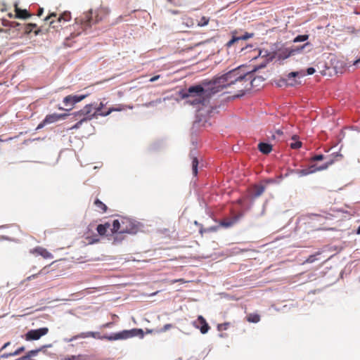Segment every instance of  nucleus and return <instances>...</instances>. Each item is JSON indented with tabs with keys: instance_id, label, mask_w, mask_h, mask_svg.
Instances as JSON below:
<instances>
[{
	"instance_id": "6",
	"label": "nucleus",
	"mask_w": 360,
	"mask_h": 360,
	"mask_svg": "<svg viewBox=\"0 0 360 360\" xmlns=\"http://www.w3.org/2000/svg\"><path fill=\"white\" fill-rule=\"evenodd\" d=\"M135 336L143 337V331L142 329L134 328L129 330H123L120 333L115 334L114 336L105 337L108 340H115L119 339H127Z\"/></svg>"
},
{
	"instance_id": "43",
	"label": "nucleus",
	"mask_w": 360,
	"mask_h": 360,
	"mask_svg": "<svg viewBox=\"0 0 360 360\" xmlns=\"http://www.w3.org/2000/svg\"><path fill=\"white\" fill-rule=\"evenodd\" d=\"M307 72L308 75H313L315 72V69L314 68H309Z\"/></svg>"
},
{
	"instance_id": "58",
	"label": "nucleus",
	"mask_w": 360,
	"mask_h": 360,
	"mask_svg": "<svg viewBox=\"0 0 360 360\" xmlns=\"http://www.w3.org/2000/svg\"><path fill=\"white\" fill-rule=\"evenodd\" d=\"M356 234H358V235L360 234V226H359V228L356 230Z\"/></svg>"
},
{
	"instance_id": "53",
	"label": "nucleus",
	"mask_w": 360,
	"mask_h": 360,
	"mask_svg": "<svg viewBox=\"0 0 360 360\" xmlns=\"http://www.w3.org/2000/svg\"><path fill=\"white\" fill-rule=\"evenodd\" d=\"M154 332H155V330H153V329H147V330H146V333H154Z\"/></svg>"
},
{
	"instance_id": "49",
	"label": "nucleus",
	"mask_w": 360,
	"mask_h": 360,
	"mask_svg": "<svg viewBox=\"0 0 360 360\" xmlns=\"http://www.w3.org/2000/svg\"><path fill=\"white\" fill-rule=\"evenodd\" d=\"M199 232H200V233L202 236V234H203L204 233L207 232V229H205V228H203L202 226H201V227H200V231H199Z\"/></svg>"
},
{
	"instance_id": "4",
	"label": "nucleus",
	"mask_w": 360,
	"mask_h": 360,
	"mask_svg": "<svg viewBox=\"0 0 360 360\" xmlns=\"http://www.w3.org/2000/svg\"><path fill=\"white\" fill-rule=\"evenodd\" d=\"M252 82V75L249 73L243 78V81L236 82L235 84H233L232 87H229L231 90L227 91V93L234 94L236 97L243 96L246 91L250 89Z\"/></svg>"
},
{
	"instance_id": "52",
	"label": "nucleus",
	"mask_w": 360,
	"mask_h": 360,
	"mask_svg": "<svg viewBox=\"0 0 360 360\" xmlns=\"http://www.w3.org/2000/svg\"><path fill=\"white\" fill-rule=\"evenodd\" d=\"M43 13V8H40L39 10H38V12H37V15L38 16H41Z\"/></svg>"
},
{
	"instance_id": "24",
	"label": "nucleus",
	"mask_w": 360,
	"mask_h": 360,
	"mask_svg": "<svg viewBox=\"0 0 360 360\" xmlns=\"http://www.w3.org/2000/svg\"><path fill=\"white\" fill-rule=\"evenodd\" d=\"M191 157L192 158V172L194 176H196L198 174V160L196 157L193 156L191 154Z\"/></svg>"
},
{
	"instance_id": "46",
	"label": "nucleus",
	"mask_w": 360,
	"mask_h": 360,
	"mask_svg": "<svg viewBox=\"0 0 360 360\" xmlns=\"http://www.w3.org/2000/svg\"><path fill=\"white\" fill-rule=\"evenodd\" d=\"M160 75H155V76H154V77H151V78L149 79V81H150V82H155V81H157V80L160 78Z\"/></svg>"
},
{
	"instance_id": "37",
	"label": "nucleus",
	"mask_w": 360,
	"mask_h": 360,
	"mask_svg": "<svg viewBox=\"0 0 360 360\" xmlns=\"http://www.w3.org/2000/svg\"><path fill=\"white\" fill-rule=\"evenodd\" d=\"M323 158H324V156L321 154L316 155L311 158V161H312V162L320 161V160H323Z\"/></svg>"
},
{
	"instance_id": "14",
	"label": "nucleus",
	"mask_w": 360,
	"mask_h": 360,
	"mask_svg": "<svg viewBox=\"0 0 360 360\" xmlns=\"http://www.w3.org/2000/svg\"><path fill=\"white\" fill-rule=\"evenodd\" d=\"M98 333L96 332H86V333H81L77 335L73 336L71 338L68 342H72L73 340H76L79 338H98Z\"/></svg>"
},
{
	"instance_id": "2",
	"label": "nucleus",
	"mask_w": 360,
	"mask_h": 360,
	"mask_svg": "<svg viewBox=\"0 0 360 360\" xmlns=\"http://www.w3.org/2000/svg\"><path fill=\"white\" fill-rule=\"evenodd\" d=\"M250 72H246L240 68L233 69L227 73L212 80L213 85L217 87V93L224 89L232 87L236 82H240Z\"/></svg>"
},
{
	"instance_id": "34",
	"label": "nucleus",
	"mask_w": 360,
	"mask_h": 360,
	"mask_svg": "<svg viewBox=\"0 0 360 360\" xmlns=\"http://www.w3.org/2000/svg\"><path fill=\"white\" fill-rule=\"evenodd\" d=\"M172 327H173V326L172 324L167 323V324H165L162 328H160L159 330H155V332L156 333H164V332H166L167 330H169Z\"/></svg>"
},
{
	"instance_id": "25",
	"label": "nucleus",
	"mask_w": 360,
	"mask_h": 360,
	"mask_svg": "<svg viewBox=\"0 0 360 360\" xmlns=\"http://www.w3.org/2000/svg\"><path fill=\"white\" fill-rule=\"evenodd\" d=\"M37 25L35 23H28L25 25L24 32L26 34H30L34 29L37 28Z\"/></svg>"
},
{
	"instance_id": "8",
	"label": "nucleus",
	"mask_w": 360,
	"mask_h": 360,
	"mask_svg": "<svg viewBox=\"0 0 360 360\" xmlns=\"http://www.w3.org/2000/svg\"><path fill=\"white\" fill-rule=\"evenodd\" d=\"M68 116L67 114H58L53 113L50 115H47L44 120L39 124L37 127V129H39L43 128L46 124H50L52 123L57 122L58 121L65 119Z\"/></svg>"
},
{
	"instance_id": "61",
	"label": "nucleus",
	"mask_w": 360,
	"mask_h": 360,
	"mask_svg": "<svg viewBox=\"0 0 360 360\" xmlns=\"http://www.w3.org/2000/svg\"><path fill=\"white\" fill-rule=\"evenodd\" d=\"M1 30H1V29H0V31H1Z\"/></svg>"
},
{
	"instance_id": "1",
	"label": "nucleus",
	"mask_w": 360,
	"mask_h": 360,
	"mask_svg": "<svg viewBox=\"0 0 360 360\" xmlns=\"http://www.w3.org/2000/svg\"><path fill=\"white\" fill-rule=\"evenodd\" d=\"M217 93V87L212 81L203 82L202 84L190 86L182 93L181 97L186 102L193 106L206 105L210 98Z\"/></svg>"
},
{
	"instance_id": "32",
	"label": "nucleus",
	"mask_w": 360,
	"mask_h": 360,
	"mask_svg": "<svg viewBox=\"0 0 360 360\" xmlns=\"http://www.w3.org/2000/svg\"><path fill=\"white\" fill-rule=\"evenodd\" d=\"M295 172L300 176H307L311 174V171H309L308 168L303 169H297Z\"/></svg>"
},
{
	"instance_id": "60",
	"label": "nucleus",
	"mask_w": 360,
	"mask_h": 360,
	"mask_svg": "<svg viewBox=\"0 0 360 360\" xmlns=\"http://www.w3.org/2000/svg\"><path fill=\"white\" fill-rule=\"evenodd\" d=\"M169 2H172L173 0H167Z\"/></svg>"
},
{
	"instance_id": "9",
	"label": "nucleus",
	"mask_w": 360,
	"mask_h": 360,
	"mask_svg": "<svg viewBox=\"0 0 360 360\" xmlns=\"http://www.w3.org/2000/svg\"><path fill=\"white\" fill-rule=\"evenodd\" d=\"M48 332V328H41L36 330H30L25 334V340L27 341L37 340L41 337L46 335Z\"/></svg>"
},
{
	"instance_id": "17",
	"label": "nucleus",
	"mask_w": 360,
	"mask_h": 360,
	"mask_svg": "<svg viewBox=\"0 0 360 360\" xmlns=\"http://www.w3.org/2000/svg\"><path fill=\"white\" fill-rule=\"evenodd\" d=\"M34 252L42 256L45 259L53 258V255L47 250L43 248H37L34 250Z\"/></svg>"
},
{
	"instance_id": "21",
	"label": "nucleus",
	"mask_w": 360,
	"mask_h": 360,
	"mask_svg": "<svg viewBox=\"0 0 360 360\" xmlns=\"http://www.w3.org/2000/svg\"><path fill=\"white\" fill-rule=\"evenodd\" d=\"M94 205L96 207L97 210L101 213H105L107 212L108 207L107 206L99 199H96L94 202Z\"/></svg>"
},
{
	"instance_id": "48",
	"label": "nucleus",
	"mask_w": 360,
	"mask_h": 360,
	"mask_svg": "<svg viewBox=\"0 0 360 360\" xmlns=\"http://www.w3.org/2000/svg\"><path fill=\"white\" fill-rule=\"evenodd\" d=\"M13 355L11 354V353H5V354H3L1 357V358H8L9 356H13Z\"/></svg>"
},
{
	"instance_id": "15",
	"label": "nucleus",
	"mask_w": 360,
	"mask_h": 360,
	"mask_svg": "<svg viewBox=\"0 0 360 360\" xmlns=\"http://www.w3.org/2000/svg\"><path fill=\"white\" fill-rule=\"evenodd\" d=\"M15 18L21 19H27L32 15L26 9H20L17 4L15 5Z\"/></svg>"
},
{
	"instance_id": "28",
	"label": "nucleus",
	"mask_w": 360,
	"mask_h": 360,
	"mask_svg": "<svg viewBox=\"0 0 360 360\" xmlns=\"http://www.w3.org/2000/svg\"><path fill=\"white\" fill-rule=\"evenodd\" d=\"M85 239L86 240V243L89 244V245L97 243L100 240L97 236H87V237H86Z\"/></svg>"
},
{
	"instance_id": "13",
	"label": "nucleus",
	"mask_w": 360,
	"mask_h": 360,
	"mask_svg": "<svg viewBox=\"0 0 360 360\" xmlns=\"http://www.w3.org/2000/svg\"><path fill=\"white\" fill-rule=\"evenodd\" d=\"M94 104V110H96L98 111V112L96 113V117L98 115H101V116H107L109 114H110L112 111H119L121 109H117V108H110L109 109L107 112H103L101 111L103 107V103H100L98 105L97 103H93Z\"/></svg>"
},
{
	"instance_id": "56",
	"label": "nucleus",
	"mask_w": 360,
	"mask_h": 360,
	"mask_svg": "<svg viewBox=\"0 0 360 360\" xmlns=\"http://www.w3.org/2000/svg\"><path fill=\"white\" fill-rule=\"evenodd\" d=\"M359 63H360V58L354 62V65H357Z\"/></svg>"
},
{
	"instance_id": "27",
	"label": "nucleus",
	"mask_w": 360,
	"mask_h": 360,
	"mask_svg": "<svg viewBox=\"0 0 360 360\" xmlns=\"http://www.w3.org/2000/svg\"><path fill=\"white\" fill-rule=\"evenodd\" d=\"M87 95H71L72 100H73V105L84 100Z\"/></svg>"
},
{
	"instance_id": "33",
	"label": "nucleus",
	"mask_w": 360,
	"mask_h": 360,
	"mask_svg": "<svg viewBox=\"0 0 360 360\" xmlns=\"http://www.w3.org/2000/svg\"><path fill=\"white\" fill-rule=\"evenodd\" d=\"M63 103L66 106L73 105V100H72L71 95H68L63 98Z\"/></svg>"
},
{
	"instance_id": "11",
	"label": "nucleus",
	"mask_w": 360,
	"mask_h": 360,
	"mask_svg": "<svg viewBox=\"0 0 360 360\" xmlns=\"http://www.w3.org/2000/svg\"><path fill=\"white\" fill-rule=\"evenodd\" d=\"M300 75L301 76L304 75V73H300L299 72H292L288 75L286 79H283L281 82L287 86H295L298 84L295 78Z\"/></svg>"
},
{
	"instance_id": "35",
	"label": "nucleus",
	"mask_w": 360,
	"mask_h": 360,
	"mask_svg": "<svg viewBox=\"0 0 360 360\" xmlns=\"http://www.w3.org/2000/svg\"><path fill=\"white\" fill-rule=\"evenodd\" d=\"M40 351H41V349H38L30 350V352H28L27 353V354L25 355L26 356H27V360L30 359L32 356L37 355Z\"/></svg>"
},
{
	"instance_id": "3",
	"label": "nucleus",
	"mask_w": 360,
	"mask_h": 360,
	"mask_svg": "<svg viewBox=\"0 0 360 360\" xmlns=\"http://www.w3.org/2000/svg\"><path fill=\"white\" fill-rule=\"evenodd\" d=\"M139 228L138 224L130 218L125 217H120L119 219H115L112 222V228L111 232L117 233L114 238V243L118 240V236L122 233L135 234L138 232Z\"/></svg>"
},
{
	"instance_id": "38",
	"label": "nucleus",
	"mask_w": 360,
	"mask_h": 360,
	"mask_svg": "<svg viewBox=\"0 0 360 360\" xmlns=\"http://www.w3.org/2000/svg\"><path fill=\"white\" fill-rule=\"evenodd\" d=\"M25 347H20L19 348H18L15 352H11V354L13 355V356H17V355H19L22 352L25 351Z\"/></svg>"
},
{
	"instance_id": "51",
	"label": "nucleus",
	"mask_w": 360,
	"mask_h": 360,
	"mask_svg": "<svg viewBox=\"0 0 360 360\" xmlns=\"http://www.w3.org/2000/svg\"><path fill=\"white\" fill-rule=\"evenodd\" d=\"M112 323L111 322H109V323H106L105 324H103L102 326L103 328H109L110 327V326L112 325Z\"/></svg>"
},
{
	"instance_id": "18",
	"label": "nucleus",
	"mask_w": 360,
	"mask_h": 360,
	"mask_svg": "<svg viewBox=\"0 0 360 360\" xmlns=\"http://www.w3.org/2000/svg\"><path fill=\"white\" fill-rule=\"evenodd\" d=\"M110 224L109 222H106L103 224H98L96 228V231L100 236H105L108 231V229H110Z\"/></svg>"
},
{
	"instance_id": "50",
	"label": "nucleus",
	"mask_w": 360,
	"mask_h": 360,
	"mask_svg": "<svg viewBox=\"0 0 360 360\" xmlns=\"http://www.w3.org/2000/svg\"><path fill=\"white\" fill-rule=\"evenodd\" d=\"M10 344H11L10 342H8L5 343L3 345V347L1 348L0 352L2 351L3 349H6Z\"/></svg>"
},
{
	"instance_id": "12",
	"label": "nucleus",
	"mask_w": 360,
	"mask_h": 360,
	"mask_svg": "<svg viewBox=\"0 0 360 360\" xmlns=\"http://www.w3.org/2000/svg\"><path fill=\"white\" fill-rule=\"evenodd\" d=\"M197 322L200 324V326L195 325V323L194 326L199 328L202 334H205L208 332L210 326L202 316H198Z\"/></svg>"
},
{
	"instance_id": "23",
	"label": "nucleus",
	"mask_w": 360,
	"mask_h": 360,
	"mask_svg": "<svg viewBox=\"0 0 360 360\" xmlns=\"http://www.w3.org/2000/svg\"><path fill=\"white\" fill-rule=\"evenodd\" d=\"M311 44L309 42H307L304 44H303L302 46H300L297 47L295 49H292L290 50V54L294 55L295 53L301 52L304 49H306L307 47H311Z\"/></svg>"
},
{
	"instance_id": "44",
	"label": "nucleus",
	"mask_w": 360,
	"mask_h": 360,
	"mask_svg": "<svg viewBox=\"0 0 360 360\" xmlns=\"http://www.w3.org/2000/svg\"><path fill=\"white\" fill-rule=\"evenodd\" d=\"M207 232H214L217 230V226H210L209 228H207Z\"/></svg>"
},
{
	"instance_id": "20",
	"label": "nucleus",
	"mask_w": 360,
	"mask_h": 360,
	"mask_svg": "<svg viewBox=\"0 0 360 360\" xmlns=\"http://www.w3.org/2000/svg\"><path fill=\"white\" fill-rule=\"evenodd\" d=\"M333 162H328L323 165H321L320 167H317L316 165H311L308 167L309 171H311V174L314 173L317 171H321L324 170L328 168V167L331 165Z\"/></svg>"
},
{
	"instance_id": "5",
	"label": "nucleus",
	"mask_w": 360,
	"mask_h": 360,
	"mask_svg": "<svg viewBox=\"0 0 360 360\" xmlns=\"http://www.w3.org/2000/svg\"><path fill=\"white\" fill-rule=\"evenodd\" d=\"M98 111L94 110V104H87L80 110L74 113L75 119H82L84 122L92 120L94 117H96V113Z\"/></svg>"
},
{
	"instance_id": "42",
	"label": "nucleus",
	"mask_w": 360,
	"mask_h": 360,
	"mask_svg": "<svg viewBox=\"0 0 360 360\" xmlns=\"http://www.w3.org/2000/svg\"><path fill=\"white\" fill-rule=\"evenodd\" d=\"M65 360H82L80 356H72L70 357L66 358Z\"/></svg>"
},
{
	"instance_id": "22",
	"label": "nucleus",
	"mask_w": 360,
	"mask_h": 360,
	"mask_svg": "<svg viewBox=\"0 0 360 360\" xmlns=\"http://www.w3.org/2000/svg\"><path fill=\"white\" fill-rule=\"evenodd\" d=\"M247 321L250 323H258L260 321V316L257 314L251 313L247 315Z\"/></svg>"
},
{
	"instance_id": "39",
	"label": "nucleus",
	"mask_w": 360,
	"mask_h": 360,
	"mask_svg": "<svg viewBox=\"0 0 360 360\" xmlns=\"http://www.w3.org/2000/svg\"><path fill=\"white\" fill-rule=\"evenodd\" d=\"M77 120L79 121L71 127V129H79L80 127V126L82 124V123L84 122V121L82 119H77Z\"/></svg>"
},
{
	"instance_id": "16",
	"label": "nucleus",
	"mask_w": 360,
	"mask_h": 360,
	"mask_svg": "<svg viewBox=\"0 0 360 360\" xmlns=\"http://www.w3.org/2000/svg\"><path fill=\"white\" fill-rule=\"evenodd\" d=\"M265 191V186L262 185H255L252 190V195L254 198L259 197Z\"/></svg>"
},
{
	"instance_id": "47",
	"label": "nucleus",
	"mask_w": 360,
	"mask_h": 360,
	"mask_svg": "<svg viewBox=\"0 0 360 360\" xmlns=\"http://www.w3.org/2000/svg\"><path fill=\"white\" fill-rule=\"evenodd\" d=\"M176 282H180V283H185V281L184 279L183 278H179V279H176V280H173L170 282V283H176Z\"/></svg>"
},
{
	"instance_id": "29",
	"label": "nucleus",
	"mask_w": 360,
	"mask_h": 360,
	"mask_svg": "<svg viewBox=\"0 0 360 360\" xmlns=\"http://www.w3.org/2000/svg\"><path fill=\"white\" fill-rule=\"evenodd\" d=\"M283 136V132L281 130H277L275 133L271 132V136H269V139L276 140V139H279L280 137Z\"/></svg>"
},
{
	"instance_id": "31",
	"label": "nucleus",
	"mask_w": 360,
	"mask_h": 360,
	"mask_svg": "<svg viewBox=\"0 0 360 360\" xmlns=\"http://www.w3.org/2000/svg\"><path fill=\"white\" fill-rule=\"evenodd\" d=\"M210 18L207 17H202L200 20L198 22V26L202 27L205 26L209 23Z\"/></svg>"
},
{
	"instance_id": "30",
	"label": "nucleus",
	"mask_w": 360,
	"mask_h": 360,
	"mask_svg": "<svg viewBox=\"0 0 360 360\" xmlns=\"http://www.w3.org/2000/svg\"><path fill=\"white\" fill-rule=\"evenodd\" d=\"M308 39H309L308 34L298 35L294 39L293 41L294 42H301V41H307Z\"/></svg>"
},
{
	"instance_id": "19",
	"label": "nucleus",
	"mask_w": 360,
	"mask_h": 360,
	"mask_svg": "<svg viewBox=\"0 0 360 360\" xmlns=\"http://www.w3.org/2000/svg\"><path fill=\"white\" fill-rule=\"evenodd\" d=\"M258 148L263 154H269L272 150V146L266 143H259Z\"/></svg>"
},
{
	"instance_id": "10",
	"label": "nucleus",
	"mask_w": 360,
	"mask_h": 360,
	"mask_svg": "<svg viewBox=\"0 0 360 360\" xmlns=\"http://www.w3.org/2000/svg\"><path fill=\"white\" fill-rule=\"evenodd\" d=\"M71 19V15L70 12H64L62 14L60 15V16L57 18V20L55 21L53 20L50 21V25L53 28H58L59 26L58 25V23H60L61 22H68ZM61 27V25H60Z\"/></svg>"
},
{
	"instance_id": "57",
	"label": "nucleus",
	"mask_w": 360,
	"mask_h": 360,
	"mask_svg": "<svg viewBox=\"0 0 360 360\" xmlns=\"http://www.w3.org/2000/svg\"><path fill=\"white\" fill-rule=\"evenodd\" d=\"M4 10V6L0 4V11H3Z\"/></svg>"
},
{
	"instance_id": "40",
	"label": "nucleus",
	"mask_w": 360,
	"mask_h": 360,
	"mask_svg": "<svg viewBox=\"0 0 360 360\" xmlns=\"http://www.w3.org/2000/svg\"><path fill=\"white\" fill-rule=\"evenodd\" d=\"M233 221H223L221 222V225L224 227H229L233 224Z\"/></svg>"
},
{
	"instance_id": "45",
	"label": "nucleus",
	"mask_w": 360,
	"mask_h": 360,
	"mask_svg": "<svg viewBox=\"0 0 360 360\" xmlns=\"http://www.w3.org/2000/svg\"><path fill=\"white\" fill-rule=\"evenodd\" d=\"M228 326H229V323H224V324L219 325L218 328H219V330H221V329L226 330Z\"/></svg>"
},
{
	"instance_id": "36",
	"label": "nucleus",
	"mask_w": 360,
	"mask_h": 360,
	"mask_svg": "<svg viewBox=\"0 0 360 360\" xmlns=\"http://www.w3.org/2000/svg\"><path fill=\"white\" fill-rule=\"evenodd\" d=\"M320 253L317 252L315 255H310L305 261L307 263H312L315 262L316 259V256L319 255Z\"/></svg>"
},
{
	"instance_id": "7",
	"label": "nucleus",
	"mask_w": 360,
	"mask_h": 360,
	"mask_svg": "<svg viewBox=\"0 0 360 360\" xmlns=\"http://www.w3.org/2000/svg\"><path fill=\"white\" fill-rule=\"evenodd\" d=\"M232 38L226 44V46L230 48L235 44H238L243 40H247L254 36L253 33L245 32L243 34L238 35V31L231 32Z\"/></svg>"
},
{
	"instance_id": "55",
	"label": "nucleus",
	"mask_w": 360,
	"mask_h": 360,
	"mask_svg": "<svg viewBox=\"0 0 360 360\" xmlns=\"http://www.w3.org/2000/svg\"><path fill=\"white\" fill-rule=\"evenodd\" d=\"M41 32V30L40 29H37L34 30V34L35 35H38Z\"/></svg>"
},
{
	"instance_id": "59",
	"label": "nucleus",
	"mask_w": 360,
	"mask_h": 360,
	"mask_svg": "<svg viewBox=\"0 0 360 360\" xmlns=\"http://www.w3.org/2000/svg\"><path fill=\"white\" fill-rule=\"evenodd\" d=\"M35 276H36V275H35V274H34V275H32V276H29V277L27 278V279L30 280L32 278H35Z\"/></svg>"
},
{
	"instance_id": "26",
	"label": "nucleus",
	"mask_w": 360,
	"mask_h": 360,
	"mask_svg": "<svg viewBox=\"0 0 360 360\" xmlns=\"http://www.w3.org/2000/svg\"><path fill=\"white\" fill-rule=\"evenodd\" d=\"M292 140L293 141V142L290 143V146L291 148L292 149H298L300 148L301 146H302V142L297 140V136H293L292 137Z\"/></svg>"
},
{
	"instance_id": "54",
	"label": "nucleus",
	"mask_w": 360,
	"mask_h": 360,
	"mask_svg": "<svg viewBox=\"0 0 360 360\" xmlns=\"http://www.w3.org/2000/svg\"><path fill=\"white\" fill-rule=\"evenodd\" d=\"M15 360H27V356H23L18 358V359H15Z\"/></svg>"
},
{
	"instance_id": "41",
	"label": "nucleus",
	"mask_w": 360,
	"mask_h": 360,
	"mask_svg": "<svg viewBox=\"0 0 360 360\" xmlns=\"http://www.w3.org/2000/svg\"><path fill=\"white\" fill-rule=\"evenodd\" d=\"M57 14L56 13H51L49 15L46 16L44 20L48 21L51 20L53 17L56 18Z\"/></svg>"
}]
</instances>
